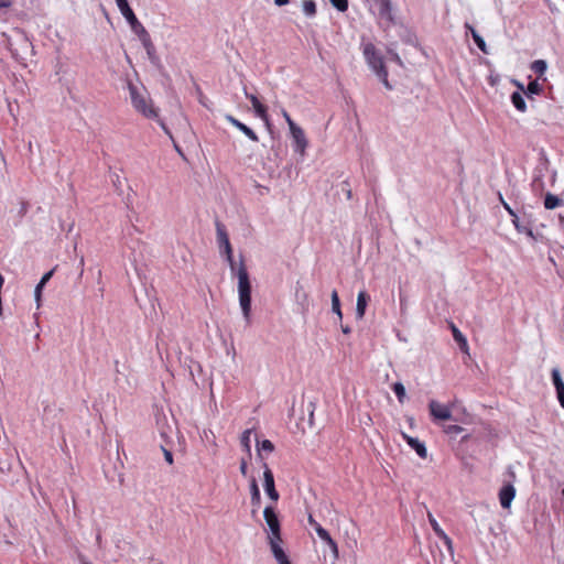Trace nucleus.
Listing matches in <instances>:
<instances>
[{
    "label": "nucleus",
    "mask_w": 564,
    "mask_h": 564,
    "mask_svg": "<svg viewBox=\"0 0 564 564\" xmlns=\"http://www.w3.org/2000/svg\"><path fill=\"white\" fill-rule=\"evenodd\" d=\"M132 31H133V33H135L138 35L143 47L150 46V44H152L150 34L148 33V31L145 30V28L142 24L137 25V28L132 29Z\"/></svg>",
    "instance_id": "obj_24"
},
{
    "label": "nucleus",
    "mask_w": 564,
    "mask_h": 564,
    "mask_svg": "<svg viewBox=\"0 0 564 564\" xmlns=\"http://www.w3.org/2000/svg\"><path fill=\"white\" fill-rule=\"evenodd\" d=\"M323 541L328 545L334 557L337 558L338 557V546H337V543L335 542V540L330 536V534H328L326 536V539H324Z\"/></svg>",
    "instance_id": "obj_37"
},
{
    "label": "nucleus",
    "mask_w": 564,
    "mask_h": 564,
    "mask_svg": "<svg viewBox=\"0 0 564 564\" xmlns=\"http://www.w3.org/2000/svg\"><path fill=\"white\" fill-rule=\"evenodd\" d=\"M238 276V294H239V304L243 314L246 322L250 323V314H251V283L249 279L248 271L241 261L240 267L237 271Z\"/></svg>",
    "instance_id": "obj_1"
},
{
    "label": "nucleus",
    "mask_w": 564,
    "mask_h": 564,
    "mask_svg": "<svg viewBox=\"0 0 564 564\" xmlns=\"http://www.w3.org/2000/svg\"><path fill=\"white\" fill-rule=\"evenodd\" d=\"M362 53L367 64L375 73L381 72V69H387L383 63L382 55L379 53V51L372 43L364 44Z\"/></svg>",
    "instance_id": "obj_5"
},
{
    "label": "nucleus",
    "mask_w": 564,
    "mask_h": 564,
    "mask_svg": "<svg viewBox=\"0 0 564 564\" xmlns=\"http://www.w3.org/2000/svg\"><path fill=\"white\" fill-rule=\"evenodd\" d=\"M306 299H307V295H306L305 293H303V295L301 296V300H303V302L301 303L303 311H305V310L307 308V307L304 305V302L306 301Z\"/></svg>",
    "instance_id": "obj_55"
},
{
    "label": "nucleus",
    "mask_w": 564,
    "mask_h": 564,
    "mask_svg": "<svg viewBox=\"0 0 564 564\" xmlns=\"http://www.w3.org/2000/svg\"><path fill=\"white\" fill-rule=\"evenodd\" d=\"M451 328L453 332V337L457 345L459 346V349L464 352L468 351V344L466 337L462 334V332L454 325L451 324Z\"/></svg>",
    "instance_id": "obj_21"
},
{
    "label": "nucleus",
    "mask_w": 564,
    "mask_h": 564,
    "mask_svg": "<svg viewBox=\"0 0 564 564\" xmlns=\"http://www.w3.org/2000/svg\"><path fill=\"white\" fill-rule=\"evenodd\" d=\"M370 301V295L365 291H359L357 295V304H356V317L358 319H362L366 314V308Z\"/></svg>",
    "instance_id": "obj_17"
},
{
    "label": "nucleus",
    "mask_w": 564,
    "mask_h": 564,
    "mask_svg": "<svg viewBox=\"0 0 564 564\" xmlns=\"http://www.w3.org/2000/svg\"><path fill=\"white\" fill-rule=\"evenodd\" d=\"M557 400L561 406L564 409V389L556 392Z\"/></svg>",
    "instance_id": "obj_47"
},
{
    "label": "nucleus",
    "mask_w": 564,
    "mask_h": 564,
    "mask_svg": "<svg viewBox=\"0 0 564 564\" xmlns=\"http://www.w3.org/2000/svg\"><path fill=\"white\" fill-rule=\"evenodd\" d=\"M243 90H245L246 98L249 99L250 102L252 104V107L254 109L257 117H259L262 121H264L269 132L272 133V124L269 120V116H268L265 106H263L260 102V100L257 98L256 95L249 94L246 88Z\"/></svg>",
    "instance_id": "obj_9"
},
{
    "label": "nucleus",
    "mask_w": 564,
    "mask_h": 564,
    "mask_svg": "<svg viewBox=\"0 0 564 564\" xmlns=\"http://www.w3.org/2000/svg\"><path fill=\"white\" fill-rule=\"evenodd\" d=\"M511 221H512L516 230L519 234H523V235L528 236L529 238H531L532 240H535V237H534V234L532 230L533 221L531 219V215H528L527 213H522L520 215L517 214V215H513V217H511Z\"/></svg>",
    "instance_id": "obj_6"
},
{
    "label": "nucleus",
    "mask_w": 564,
    "mask_h": 564,
    "mask_svg": "<svg viewBox=\"0 0 564 564\" xmlns=\"http://www.w3.org/2000/svg\"><path fill=\"white\" fill-rule=\"evenodd\" d=\"M216 226V236H217V243L218 248L220 250V253L226 257V261L229 263L231 271L235 270V261L232 256V248L229 241V237L226 230V227L220 221L215 223Z\"/></svg>",
    "instance_id": "obj_4"
},
{
    "label": "nucleus",
    "mask_w": 564,
    "mask_h": 564,
    "mask_svg": "<svg viewBox=\"0 0 564 564\" xmlns=\"http://www.w3.org/2000/svg\"><path fill=\"white\" fill-rule=\"evenodd\" d=\"M308 523L315 530L316 534L321 540L326 539V536L329 534L326 529H324L314 518L312 514L308 516Z\"/></svg>",
    "instance_id": "obj_28"
},
{
    "label": "nucleus",
    "mask_w": 564,
    "mask_h": 564,
    "mask_svg": "<svg viewBox=\"0 0 564 564\" xmlns=\"http://www.w3.org/2000/svg\"><path fill=\"white\" fill-rule=\"evenodd\" d=\"M466 28L470 31L474 42L478 46V48L484 53H488L487 45L482 36L473 26L466 24Z\"/></svg>",
    "instance_id": "obj_27"
},
{
    "label": "nucleus",
    "mask_w": 564,
    "mask_h": 564,
    "mask_svg": "<svg viewBox=\"0 0 564 564\" xmlns=\"http://www.w3.org/2000/svg\"><path fill=\"white\" fill-rule=\"evenodd\" d=\"M430 413L435 421H445L452 417L449 409L435 400L429 403Z\"/></svg>",
    "instance_id": "obj_15"
},
{
    "label": "nucleus",
    "mask_w": 564,
    "mask_h": 564,
    "mask_svg": "<svg viewBox=\"0 0 564 564\" xmlns=\"http://www.w3.org/2000/svg\"><path fill=\"white\" fill-rule=\"evenodd\" d=\"M160 126L162 127V129L164 130V132L172 139L173 141V144H174V148L176 150V152L184 158V153L182 151V149L180 148V145L174 141L173 137H172V133L171 131L169 130V128L165 126V123L163 121H160Z\"/></svg>",
    "instance_id": "obj_39"
},
{
    "label": "nucleus",
    "mask_w": 564,
    "mask_h": 564,
    "mask_svg": "<svg viewBox=\"0 0 564 564\" xmlns=\"http://www.w3.org/2000/svg\"><path fill=\"white\" fill-rule=\"evenodd\" d=\"M392 391L394 392V394L397 395L398 398V401L400 403H403L404 402V399H405V388L404 386L401 383V382H394L392 384Z\"/></svg>",
    "instance_id": "obj_32"
},
{
    "label": "nucleus",
    "mask_w": 564,
    "mask_h": 564,
    "mask_svg": "<svg viewBox=\"0 0 564 564\" xmlns=\"http://www.w3.org/2000/svg\"><path fill=\"white\" fill-rule=\"evenodd\" d=\"M290 2V0H274V3L279 7L285 6Z\"/></svg>",
    "instance_id": "obj_52"
},
{
    "label": "nucleus",
    "mask_w": 564,
    "mask_h": 564,
    "mask_svg": "<svg viewBox=\"0 0 564 564\" xmlns=\"http://www.w3.org/2000/svg\"><path fill=\"white\" fill-rule=\"evenodd\" d=\"M498 198H499V200L501 202V204L503 205V207L506 208V210L509 213V215H510L511 217H513V215H517V213L514 212V209H512V208L510 207V205H509L508 203H506V202H505V199H503V197H502V195H501L500 193H498Z\"/></svg>",
    "instance_id": "obj_44"
},
{
    "label": "nucleus",
    "mask_w": 564,
    "mask_h": 564,
    "mask_svg": "<svg viewBox=\"0 0 564 564\" xmlns=\"http://www.w3.org/2000/svg\"><path fill=\"white\" fill-rule=\"evenodd\" d=\"M11 4H12L11 0H0V9L9 8V7H11Z\"/></svg>",
    "instance_id": "obj_49"
},
{
    "label": "nucleus",
    "mask_w": 564,
    "mask_h": 564,
    "mask_svg": "<svg viewBox=\"0 0 564 564\" xmlns=\"http://www.w3.org/2000/svg\"><path fill=\"white\" fill-rule=\"evenodd\" d=\"M560 221L562 225H564V216H560Z\"/></svg>",
    "instance_id": "obj_57"
},
{
    "label": "nucleus",
    "mask_w": 564,
    "mask_h": 564,
    "mask_svg": "<svg viewBox=\"0 0 564 564\" xmlns=\"http://www.w3.org/2000/svg\"><path fill=\"white\" fill-rule=\"evenodd\" d=\"M547 65L543 59H536L531 64V69L542 76L546 72Z\"/></svg>",
    "instance_id": "obj_33"
},
{
    "label": "nucleus",
    "mask_w": 564,
    "mask_h": 564,
    "mask_svg": "<svg viewBox=\"0 0 564 564\" xmlns=\"http://www.w3.org/2000/svg\"><path fill=\"white\" fill-rule=\"evenodd\" d=\"M263 518H264L265 523L271 532V534L268 536V539L281 536L280 520H279L278 513L275 512L273 507L268 506L264 508Z\"/></svg>",
    "instance_id": "obj_7"
},
{
    "label": "nucleus",
    "mask_w": 564,
    "mask_h": 564,
    "mask_svg": "<svg viewBox=\"0 0 564 564\" xmlns=\"http://www.w3.org/2000/svg\"><path fill=\"white\" fill-rule=\"evenodd\" d=\"M332 311L333 313H335L338 317V319L341 321L343 318V313H341V308H340V300H339V296H338V293L336 290H334L332 292Z\"/></svg>",
    "instance_id": "obj_30"
},
{
    "label": "nucleus",
    "mask_w": 564,
    "mask_h": 564,
    "mask_svg": "<svg viewBox=\"0 0 564 564\" xmlns=\"http://www.w3.org/2000/svg\"><path fill=\"white\" fill-rule=\"evenodd\" d=\"M53 273H54L53 270L44 273V275L41 278L40 282L36 284L35 290H34V296H35V300L37 303L41 300V294H42L43 288H45V284L51 280V278L53 276Z\"/></svg>",
    "instance_id": "obj_23"
},
{
    "label": "nucleus",
    "mask_w": 564,
    "mask_h": 564,
    "mask_svg": "<svg viewBox=\"0 0 564 564\" xmlns=\"http://www.w3.org/2000/svg\"><path fill=\"white\" fill-rule=\"evenodd\" d=\"M262 467H263V488H264V491H265V494L268 495V497L271 500L278 501L280 495H279L278 490L275 489L273 473L269 468L267 463H263Z\"/></svg>",
    "instance_id": "obj_8"
},
{
    "label": "nucleus",
    "mask_w": 564,
    "mask_h": 564,
    "mask_svg": "<svg viewBox=\"0 0 564 564\" xmlns=\"http://www.w3.org/2000/svg\"><path fill=\"white\" fill-rule=\"evenodd\" d=\"M274 451V445L269 440H263L261 443L258 442V455L261 456V452L272 453Z\"/></svg>",
    "instance_id": "obj_34"
},
{
    "label": "nucleus",
    "mask_w": 564,
    "mask_h": 564,
    "mask_svg": "<svg viewBox=\"0 0 564 564\" xmlns=\"http://www.w3.org/2000/svg\"><path fill=\"white\" fill-rule=\"evenodd\" d=\"M329 2L340 12H345L348 9V0H329Z\"/></svg>",
    "instance_id": "obj_38"
},
{
    "label": "nucleus",
    "mask_w": 564,
    "mask_h": 564,
    "mask_svg": "<svg viewBox=\"0 0 564 564\" xmlns=\"http://www.w3.org/2000/svg\"><path fill=\"white\" fill-rule=\"evenodd\" d=\"M518 88L523 91L528 97H531L532 95H540L542 93V86L538 83V80H531L527 89L524 90L523 85L520 83H517Z\"/></svg>",
    "instance_id": "obj_20"
},
{
    "label": "nucleus",
    "mask_w": 564,
    "mask_h": 564,
    "mask_svg": "<svg viewBox=\"0 0 564 564\" xmlns=\"http://www.w3.org/2000/svg\"><path fill=\"white\" fill-rule=\"evenodd\" d=\"M516 473L513 468L509 466L507 471L503 474L502 486L498 492L499 502L503 509H509L516 497Z\"/></svg>",
    "instance_id": "obj_3"
},
{
    "label": "nucleus",
    "mask_w": 564,
    "mask_h": 564,
    "mask_svg": "<svg viewBox=\"0 0 564 564\" xmlns=\"http://www.w3.org/2000/svg\"><path fill=\"white\" fill-rule=\"evenodd\" d=\"M268 540H269V545H270L271 552H272L274 558L276 560V562L279 564H291L288 555L285 554V552L283 551V549L280 545V543L282 542L281 536L269 538Z\"/></svg>",
    "instance_id": "obj_13"
},
{
    "label": "nucleus",
    "mask_w": 564,
    "mask_h": 564,
    "mask_svg": "<svg viewBox=\"0 0 564 564\" xmlns=\"http://www.w3.org/2000/svg\"><path fill=\"white\" fill-rule=\"evenodd\" d=\"M306 299H307V295H306L305 293H303V295L301 296V300H303V302L301 303L303 311H305V310L307 308V307L304 305V302L306 301Z\"/></svg>",
    "instance_id": "obj_54"
},
{
    "label": "nucleus",
    "mask_w": 564,
    "mask_h": 564,
    "mask_svg": "<svg viewBox=\"0 0 564 564\" xmlns=\"http://www.w3.org/2000/svg\"><path fill=\"white\" fill-rule=\"evenodd\" d=\"M117 7L120 10L121 14L124 17L127 22L129 23L131 30L140 25L141 23L137 19L133 10L129 6L128 0H116Z\"/></svg>",
    "instance_id": "obj_14"
},
{
    "label": "nucleus",
    "mask_w": 564,
    "mask_h": 564,
    "mask_svg": "<svg viewBox=\"0 0 564 564\" xmlns=\"http://www.w3.org/2000/svg\"><path fill=\"white\" fill-rule=\"evenodd\" d=\"M444 560H445V556L444 554L442 553V551H440V558L437 560L435 556H434V562L435 563H440V564H444Z\"/></svg>",
    "instance_id": "obj_51"
},
{
    "label": "nucleus",
    "mask_w": 564,
    "mask_h": 564,
    "mask_svg": "<svg viewBox=\"0 0 564 564\" xmlns=\"http://www.w3.org/2000/svg\"><path fill=\"white\" fill-rule=\"evenodd\" d=\"M427 519H429V522H430L433 531L435 532V534L444 542L449 557L453 558L454 551H453V542H452L451 538L440 527L438 522L436 521V519L433 517V514L430 511L427 512Z\"/></svg>",
    "instance_id": "obj_10"
},
{
    "label": "nucleus",
    "mask_w": 564,
    "mask_h": 564,
    "mask_svg": "<svg viewBox=\"0 0 564 564\" xmlns=\"http://www.w3.org/2000/svg\"><path fill=\"white\" fill-rule=\"evenodd\" d=\"M444 431L445 433L455 436L463 431V427L456 424H449L445 426Z\"/></svg>",
    "instance_id": "obj_42"
},
{
    "label": "nucleus",
    "mask_w": 564,
    "mask_h": 564,
    "mask_svg": "<svg viewBox=\"0 0 564 564\" xmlns=\"http://www.w3.org/2000/svg\"><path fill=\"white\" fill-rule=\"evenodd\" d=\"M226 121L242 132L249 140L257 142L259 140L257 133L247 124L235 118L232 115L225 116Z\"/></svg>",
    "instance_id": "obj_16"
},
{
    "label": "nucleus",
    "mask_w": 564,
    "mask_h": 564,
    "mask_svg": "<svg viewBox=\"0 0 564 564\" xmlns=\"http://www.w3.org/2000/svg\"><path fill=\"white\" fill-rule=\"evenodd\" d=\"M563 203V199L552 193H547L544 197V207L546 209H554L558 206H562Z\"/></svg>",
    "instance_id": "obj_26"
},
{
    "label": "nucleus",
    "mask_w": 564,
    "mask_h": 564,
    "mask_svg": "<svg viewBox=\"0 0 564 564\" xmlns=\"http://www.w3.org/2000/svg\"><path fill=\"white\" fill-rule=\"evenodd\" d=\"M302 8L304 14L308 18H313L316 14V3L314 0H304Z\"/></svg>",
    "instance_id": "obj_31"
},
{
    "label": "nucleus",
    "mask_w": 564,
    "mask_h": 564,
    "mask_svg": "<svg viewBox=\"0 0 564 564\" xmlns=\"http://www.w3.org/2000/svg\"><path fill=\"white\" fill-rule=\"evenodd\" d=\"M249 458L246 456V457H242L241 460H240V473L246 476L247 475V469H248V460Z\"/></svg>",
    "instance_id": "obj_46"
},
{
    "label": "nucleus",
    "mask_w": 564,
    "mask_h": 564,
    "mask_svg": "<svg viewBox=\"0 0 564 564\" xmlns=\"http://www.w3.org/2000/svg\"><path fill=\"white\" fill-rule=\"evenodd\" d=\"M79 265L83 267L84 265V258L80 259L79 261Z\"/></svg>",
    "instance_id": "obj_58"
},
{
    "label": "nucleus",
    "mask_w": 564,
    "mask_h": 564,
    "mask_svg": "<svg viewBox=\"0 0 564 564\" xmlns=\"http://www.w3.org/2000/svg\"><path fill=\"white\" fill-rule=\"evenodd\" d=\"M562 495L564 496V487H563V490H562Z\"/></svg>",
    "instance_id": "obj_59"
},
{
    "label": "nucleus",
    "mask_w": 564,
    "mask_h": 564,
    "mask_svg": "<svg viewBox=\"0 0 564 564\" xmlns=\"http://www.w3.org/2000/svg\"><path fill=\"white\" fill-rule=\"evenodd\" d=\"M552 382L555 387V391H560L564 389V381L561 376V371L558 368H553L551 371Z\"/></svg>",
    "instance_id": "obj_29"
},
{
    "label": "nucleus",
    "mask_w": 564,
    "mask_h": 564,
    "mask_svg": "<svg viewBox=\"0 0 564 564\" xmlns=\"http://www.w3.org/2000/svg\"><path fill=\"white\" fill-rule=\"evenodd\" d=\"M341 191L346 194L347 199H350L352 196L349 183L347 181H344L341 183Z\"/></svg>",
    "instance_id": "obj_45"
},
{
    "label": "nucleus",
    "mask_w": 564,
    "mask_h": 564,
    "mask_svg": "<svg viewBox=\"0 0 564 564\" xmlns=\"http://www.w3.org/2000/svg\"><path fill=\"white\" fill-rule=\"evenodd\" d=\"M323 541L328 545L334 557L337 558L338 557V546H337V543L335 542V540L330 536V534H328L326 536V539H324Z\"/></svg>",
    "instance_id": "obj_36"
},
{
    "label": "nucleus",
    "mask_w": 564,
    "mask_h": 564,
    "mask_svg": "<svg viewBox=\"0 0 564 564\" xmlns=\"http://www.w3.org/2000/svg\"><path fill=\"white\" fill-rule=\"evenodd\" d=\"M403 438L405 440L406 444L415 451V453L421 457V458H426L427 456V449H426V446L423 442L419 441L417 438L415 437H412V436H409L406 434H403Z\"/></svg>",
    "instance_id": "obj_18"
},
{
    "label": "nucleus",
    "mask_w": 564,
    "mask_h": 564,
    "mask_svg": "<svg viewBox=\"0 0 564 564\" xmlns=\"http://www.w3.org/2000/svg\"><path fill=\"white\" fill-rule=\"evenodd\" d=\"M128 88L130 91L131 102L138 112L149 119H155L159 117L158 109L153 107L151 100H149L144 94H141L132 83L128 84Z\"/></svg>",
    "instance_id": "obj_2"
},
{
    "label": "nucleus",
    "mask_w": 564,
    "mask_h": 564,
    "mask_svg": "<svg viewBox=\"0 0 564 564\" xmlns=\"http://www.w3.org/2000/svg\"><path fill=\"white\" fill-rule=\"evenodd\" d=\"M164 457L169 464L173 463V455L170 451L164 449Z\"/></svg>",
    "instance_id": "obj_48"
},
{
    "label": "nucleus",
    "mask_w": 564,
    "mask_h": 564,
    "mask_svg": "<svg viewBox=\"0 0 564 564\" xmlns=\"http://www.w3.org/2000/svg\"><path fill=\"white\" fill-rule=\"evenodd\" d=\"M251 433L252 430H246L240 437V445L242 449L246 452L248 458L251 457Z\"/></svg>",
    "instance_id": "obj_25"
},
{
    "label": "nucleus",
    "mask_w": 564,
    "mask_h": 564,
    "mask_svg": "<svg viewBox=\"0 0 564 564\" xmlns=\"http://www.w3.org/2000/svg\"><path fill=\"white\" fill-rule=\"evenodd\" d=\"M341 332L346 335L350 334L351 333V328L348 326V325H343L341 324Z\"/></svg>",
    "instance_id": "obj_50"
},
{
    "label": "nucleus",
    "mask_w": 564,
    "mask_h": 564,
    "mask_svg": "<svg viewBox=\"0 0 564 564\" xmlns=\"http://www.w3.org/2000/svg\"><path fill=\"white\" fill-rule=\"evenodd\" d=\"M511 102L513 105V107L520 111V112H525L527 110V104H525V100L523 98V94L521 91H513L511 94Z\"/></svg>",
    "instance_id": "obj_22"
},
{
    "label": "nucleus",
    "mask_w": 564,
    "mask_h": 564,
    "mask_svg": "<svg viewBox=\"0 0 564 564\" xmlns=\"http://www.w3.org/2000/svg\"><path fill=\"white\" fill-rule=\"evenodd\" d=\"M282 116L283 118L285 119V121L288 122V126L290 128V131L297 128L299 126L291 119L290 115L288 113L286 110L282 109Z\"/></svg>",
    "instance_id": "obj_43"
},
{
    "label": "nucleus",
    "mask_w": 564,
    "mask_h": 564,
    "mask_svg": "<svg viewBox=\"0 0 564 564\" xmlns=\"http://www.w3.org/2000/svg\"><path fill=\"white\" fill-rule=\"evenodd\" d=\"M487 82L491 87H494V74L492 73H489V75L487 76Z\"/></svg>",
    "instance_id": "obj_53"
},
{
    "label": "nucleus",
    "mask_w": 564,
    "mask_h": 564,
    "mask_svg": "<svg viewBox=\"0 0 564 564\" xmlns=\"http://www.w3.org/2000/svg\"><path fill=\"white\" fill-rule=\"evenodd\" d=\"M144 48L147 51V54H148L151 63L156 64L159 62V57L155 54V47H154L153 43L150 44V46H144Z\"/></svg>",
    "instance_id": "obj_40"
},
{
    "label": "nucleus",
    "mask_w": 564,
    "mask_h": 564,
    "mask_svg": "<svg viewBox=\"0 0 564 564\" xmlns=\"http://www.w3.org/2000/svg\"><path fill=\"white\" fill-rule=\"evenodd\" d=\"M250 494H251V505L253 507L252 513H254L256 512V508H259L260 503H261L260 489L258 487L256 478L251 479V482H250Z\"/></svg>",
    "instance_id": "obj_19"
},
{
    "label": "nucleus",
    "mask_w": 564,
    "mask_h": 564,
    "mask_svg": "<svg viewBox=\"0 0 564 564\" xmlns=\"http://www.w3.org/2000/svg\"><path fill=\"white\" fill-rule=\"evenodd\" d=\"M376 75L379 77V79L382 82V84L384 85V87L387 89H392V86L388 80V70L387 69H381V72L376 73Z\"/></svg>",
    "instance_id": "obj_41"
},
{
    "label": "nucleus",
    "mask_w": 564,
    "mask_h": 564,
    "mask_svg": "<svg viewBox=\"0 0 564 564\" xmlns=\"http://www.w3.org/2000/svg\"><path fill=\"white\" fill-rule=\"evenodd\" d=\"M6 470H9V466L4 467V464L0 463V471H6Z\"/></svg>",
    "instance_id": "obj_56"
},
{
    "label": "nucleus",
    "mask_w": 564,
    "mask_h": 564,
    "mask_svg": "<svg viewBox=\"0 0 564 564\" xmlns=\"http://www.w3.org/2000/svg\"><path fill=\"white\" fill-rule=\"evenodd\" d=\"M290 132L293 139L294 151L303 156L308 144L303 129L297 127Z\"/></svg>",
    "instance_id": "obj_12"
},
{
    "label": "nucleus",
    "mask_w": 564,
    "mask_h": 564,
    "mask_svg": "<svg viewBox=\"0 0 564 564\" xmlns=\"http://www.w3.org/2000/svg\"><path fill=\"white\" fill-rule=\"evenodd\" d=\"M378 17L384 25V29L395 24V15L392 9L391 0L378 7Z\"/></svg>",
    "instance_id": "obj_11"
},
{
    "label": "nucleus",
    "mask_w": 564,
    "mask_h": 564,
    "mask_svg": "<svg viewBox=\"0 0 564 564\" xmlns=\"http://www.w3.org/2000/svg\"><path fill=\"white\" fill-rule=\"evenodd\" d=\"M387 53H388V55H389L391 61H393L394 63H397L400 66L403 65L401 57L399 56V54L394 50V44H389L387 46Z\"/></svg>",
    "instance_id": "obj_35"
}]
</instances>
